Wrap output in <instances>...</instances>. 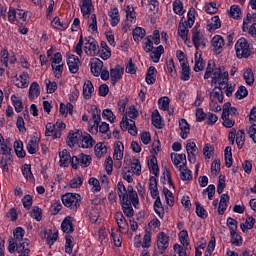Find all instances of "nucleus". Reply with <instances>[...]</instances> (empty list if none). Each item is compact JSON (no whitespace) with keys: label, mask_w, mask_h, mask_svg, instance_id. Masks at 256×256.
Instances as JSON below:
<instances>
[{"label":"nucleus","mask_w":256,"mask_h":256,"mask_svg":"<svg viewBox=\"0 0 256 256\" xmlns=\"http://www.w3.org/2000/svg\"><path fill=\"white\" fill-rule=\"evenodd\" d=\"M89 133L97 135L98 133L106 134L105 139H111L109 134V123L101 122V109L92 108V118L89 119Z\"/></svg>","instance_id":"f257e3e1"},{"label":"nucleus","mask_w":256,"mask_h":256,"mask_svg":"<svg viewBox=\"0 0 256 256\" xmlns=\"http://www.w3.org/2000/svg\"><path fill=\"white\" fill-rule=\"evenodd\" d=\"M116 189L119 199L125 197L126 200L132 201V205L135 209H139V195H137V191L133 189V186L128 185L125 187L123 181L120 180L117 183Z\"/></svg>","instance_id":"f03ea898"},{"label":"nucleus","mask_w":256,"mask_h":256,"mask_svg":"<svg viewBox=\"0 0 256 256\" xmlns=\"http://www.w3.org/2000/svg\"><path fill=\"white\" fill-rule=\"evenodd\" d=\"M210 78H212L211 86L217 85V83L218 86L227 85V83H229V72L225 71V67L223 66L215 67Z\"/></svg>","instance_id":"7ed1b4c3"},{"label":"nucleus","mask_w":256,"mask_h":256,"mask_svg":"<svg viewBox=\"0 0 256 256\" xmlns=\"http://www.w3.org/2000/svg\"><path fill=\"white\" fill-rule=\"evenodd\" d=\"M64 207L77 211L81 207V195L78 193H66L61 197Z\"/></svg>","instance_id":"20e7f679"},{"label":"nucleus","mask_w":256,"mask_h":256,"mask_svg":"<svg viewBox=\"0 0 256 256\" xmlns=\"http://www.w3.org/2000/svg\"><path fill=\"white\" fill-rule=\"evenodd\" d=\"M235 51L238 59H249L251 47L245 38H240L235 44Z\"/></svg>","instance_id":"39448f33"},{"label":"nucleus","mask_w":256,"mask_h":256,"mask_svg":"<svg viewBox=\"0 0 256 256\" xmlns=\"http://www.w3.org/2000/svg\"><path fill=\"white\" fill-rule=\"evenodd\" d=\"M30 244L31 241L29 240V238L24 239V241L20 245H17V243H10L8 245V251L11 254L15 253L16 251V253H20L19 256H29L31 250L25 247H29Z\"/></svg>","instance_id":"423d86ee"},{"label":"nucleus","mask_w":256,"mask_h":256,"mask_svg":"<svg viewBox=\"0 0 256 256\" xmlns=\"http://www.w3.org/2000/svg\"><path fill=\"white\" fill-rule=\"evenodd\" d=\"M93 161V158L91 156L81 153L78 156H72V161H71V167L72 169H79L80 167H89L91 165V162Z\"/></svg>","instance_id":"0eeeda50"},{"label":"nucleus","mask_w":256,"mask_h":256,"mask_svg":"<svg viewBox=\"0 0 256 256\" xmlns=\"http://www.w3.org/2000/svg\"><path fill=\"white\" fill-rule=\"evenodd\" d=\"M84 41V49L88 55H92L93 57H95V55H99V44L95 38H85Z\"/></svg>","instance_id":"6e6552de"},{"label":"nucleus","mask_w":256,"mask_h":256,"mask_svg":"<svg viewBox=\"0 0 256 256\" xmlns=\"http://www.w3.org/2000/svg\"><path fill=\"white\" fill-rule=\"evenodd\" d=\"M13 85L18 89H27L29 87V73L22 72L19 76L15 75L12 78Z\"/></svg>","instance_id":"1a4fd4ad"},{"label":"nucleus","mask_w":256,"mask_h":256,"mask_svg":"<svg viewBox=\"0 0 256 256\" xmlns=\"http://www.w3.org/2000/svg\"><path fill=\"white\" fill-rule=\"evenodd\" d=\"M157 247L159 255H163L169 248V236L165 232H160L158 234Z\"/></svg>","instance_id":"9d476101"},{"label":"nucleus","mask_w":256,"mask_h":256,"mask_svg":"<svg viewBox=\"0 0 256 256\" xmlns=\"http://www.w3.org/2000/svg\"><path fill=\"white\" fill-rule=\"evenodd\" d=\"M83 138V132L81 130H77L75 132L70 131L66 140L68 147H78L81 145V139Z\"/></svg>","instance_id":"9b49d317"},{"label":"nucleus","mask_w":256,"mask_h":256,"mask_svg":"<svg viewBox=\"0 0 256 256\" xmlns=\"http://www.w3.org/2000/svg\"><path fill=\"white\" fill-rule=\"evenodd\" d=\"M124 73H125V68H123L121 65H116L115 68L110 69L111 84L113 86H116L117 81H120V79H123Z\"/></svg>","instance_id":"f8f14e48"},{"label":"nucleus","mask_w":256,"mask_h":256,"mask_svg":"<svg viewBox=\"0 0 256 256\" xmlns=\"http://www.w3.org/2000/svg\"><path fill=\"white\" fill-rule=\"evenodd\" d=\"M67 60L66 63L68 65V69L70 73L75 75V73H78L79 71V64L81 61L79 60V57H77L75 54H67Z\"/></svg>","instance_id":"ddd939ff"},{"label":"nucleus","mask_w":256,"mask_h":256,"mask_svg":"<svg viewBox=\"0 0 256 256\" xmlns=\"http://www.w3.org/2000/svg\"><path fill=\"white\" fill-rule=\"evenodd\" d=\"M120 205L124 215L127 216L128 219H131V217L135 215V210H133V201L126 200L125 196H122V199H120Z\"/></svg>","instance_id":"4468645a"},{"label":"nucleus","mask_w":256,"mask_h":256,"mask_svg":"<svg viewBox=\"0 0 256 256\" xmlns=\"http://www.w3.org/2000/svg\"><path fill=\"white\" fill-rule=\"evenodd\" d=\"M74 218L72 216H66L61 223V231L65 235H71L75 231V225L73 224Z\"/></svg>","instance_id":"2eb2a0df"},{"label":"nucleus","mask_w":256,"mask_h":256,"mask_svg":"<svg viewBox=\"0 0 256 256\" xmlns=\"http://www.w3.org/2000/svg\"><path fill=\"white\" fill-rule=\"evenodd\" d=\"M114 219L117 223L118 228L121 231L127 233L129 231V223H127V219L123 215V212H116L114 215Z\"/></svg>","instance_id":"dca6fc26"},{"label":"nucleus","mask_w":256,"mask_h":256,"mask_svg":"<svg viewBox=\"0 0 256 256\" xmlns=\"http://www.w3.org/2000/svg\"><path fill=\"white\" fill-rule=\"evenodd\" d=\"M103 70V61L99 58H93L90 62V71L94 77H99L101 71Z\"/></svg>","instance_id":"f3484780"},{"label":"nucleus","mask_w":256,"mask_h":256,"mask_svg":"<svg viewBox=\"0 0 256 256\" xmlns=\"http://www.w3.org/2000/svg\"><path fill=\"white\" fill-rule=\"evenodd\" d=\"M13 236L14 239L9 241L10 243H16V245H20L23 244V242L25 241V229H23V227H16L13 230Z\"/></svg>","instance_id":"a211bd4d"},{"label":"nucleus","mask_w":256,"mask_h":256,"mask_svg":"<svg viewBox=\"0 0 256 256\" xmlns=\"http://www.w3.org/2000/svg\"><path fill=\"white\" fill-rule=\"evenodd\" d=\"M211 45L213 51L219 54L223 51V47H225V39H223L221 35H215L211 40Z\"/></svg>","instance_id":"6ab92c4d"},{"label":"nucleus","mask_w":256,"mask_h":256,"mask_svg":"<svg viewBox=\"0 0 256 256\" xmlns=\"http://www.w3.org/2000/svg\"><path fill=\"white\" fill-rule=\"evenodd\" d=\"M170 157H171V161L175 167L179 168V165H181V163H183L182 167H187V155L186 154L171 153Z\"/></svg>","instance_id":"aec40b11"},{"label":"nucleus","mask_w":256,"mask_h":256,"mask_svg":"<svg viewBox=\"0 0 256 256\" xmlns=\"http://www.w3.org/2000/svg\"><path fill=\"white\" fill-rule=\"evenodd\" d=\"M82 95L84 99L89 100L93 97V93L95 92V87L93 86V82L91 80H86L83 84Z\"/></svg>","instance_id":"412c9836"},{"label":"nucleus","mask_w":256,"mask_h":256,"mask_svg":"<svg viewBox=\"0 0 256 256\" xmlns=\"http://www.w3.org/2000/svg\"><path fill=\"white\" fill-rule=\"evenodd\" d=\"M60 157V167H69L71 165V161H73V157H71V153L67 149H63L59 152Z\"/></svg>","instance_id":"4be33fe9"},{"label":"nucleus","mask_w":256,"mask_h":256,"mask_svg":"<svg viewBox=\"0 0 256 256\" xmlns=\"http://www.w3.org/2000/svg\"><path fill=\"white\" fill-rule=\"evenodd\" d=\"M79 7L83 17H89L93 10V0H82Z\"/></svg>","instance_id":"5701e85b"},{"label":"nucleus","mask_w":256,"mask_h":256,"mask_svg":"<svg viewBox=\"0 0 256 256\" xmlns=\"http://www.w3.org/2000/svg\"><path fill=\"white\" fill-rule=\"evenodd\" d=\"M203 39H205V37L203 36V34H201V32L199 31V27L195 26L192 29V43L196 49V51H201L199 49V42L202 41Z\"/></svg>","instance_id":"b1692460"},{"label":"nucleus","mask_w":256,"mask_h":256,"mask_svg":"<svg viewBox=\"0 0 256 256\" xmlns=\"http://www.w3.org/2000/svg\"><path fill=\"white\" fill-rule=\"evenodd\" d=\"M203 52L202 51H196L195 53V65H194V71L195 73H199V71H203L205 69V61H203Z\"/></svg>","instance_id":"393cba45"},{"label":"nucleus","mask_w":256,"mask_h":256,"mask_svg":"<svg viewBox=\"0 0 256 256\" xmlns=\"http://www.w3.org/2000/svg\"><path fill=\"white\" fill-rule=\"evenodd\" d=\"M179 129L181 139H187L189 133L191 132V127L185 118L179 120Z\"/></svg>","instance_id":"a878e982"},{"label":"nucleus","mask_w":256,"mask_h":256,"mask_svg":"<svg viewBox=\"0 0 256 256\" xmlns=\"http://www.w3.org/2000/svg\"><path fill=\"white\" fill-rule=\"evenodd\" d=\"M95 145V140L89 133L82 134V139L80 141V146L82 149H91Z\"/></svg>","instance_id":"bb28decb"},{"label":"nucleus","mask_w":256,"mask_h":256,"mask_svg":"<svg viewBox=\"0 0 256 256\" xmlns=\"http://www.w3.org/2000/svg\"><path fill=\"white\" fill-rule=\"evenodd\" d=\"M113 149H114V154H113L114 159H116V161H121L123 159V151H125V146L123 145V142L121 141L115 142Z\"/></svg>","instance_id":"cd10ccee"},{"label":"nucleus","mask_w":256,"mask_h":256,"mask_svg":"<svg viewBox=\"0 0 256 256\" xmlns=\"http://www.w3.org/2000/svg\"><path fill=\"white\" fill-rule=\"evenodd\" d=\"M163 53H165V48L163 45H159L150 52V59H152L153 63H159Z\"/></svg>","instance_id":"c85d7f7f"},{"label":"nucleus","mask_w":256,"mask_h":256,"mask_svg":"<svg viewBox=\"0 0 256 256\" xmlns=\"http://www.w3.org/2000/svg\"><path fill=\"white\" fill-rule=\"evenodd\" d=\"M73 247H75V238L71 236V234L65 235V253L67 255H71L73 253Z\"/></svg>","instance_id":"c756f323"},{"label":"nucleus","mask_w":256,"mask_h":256,"mask_svg":"<svg viewBox=\"0 0 256 256\" xmlns=\"http://www.w3.org/2000/svg\"><path fill=\"white\" fill-rule=\"evenodd\" d=\"M189 24H187V21L183 22V19H181L179 25H178V35L181 37V39L185 40L187 37H189Z\"/></svg>","instance_id":"7c9ffc66"},{"label":"nucleus","mask_w":256,"mask_h":256,"mask_svg":"<svg viewBox=\"0 0 256 256\" xmlns=\"http://www.w3.org/2000/svg\"><path fill=\"white\" fill-rule=\"evenodd\" d=\"M218 99V103H223L225 96L223 95V86H215L213 90L210 92L211 98Z\"/></svg>","instance_id":"2f4dec72"},{"label":"nucleus","mask_w":256,"mask_h":256,"mask_svg":"<svg viewBox=\"0 0 256 256\" xmlns=\"http://www.w3.org/2000/svg\"><path fill=\"white\" fill-rule=\"evenodd\" d=\"M41 95V87L39 86V83L32 82L29 88V99H37Z\"/></svg>","instance_id":"473e14b6"},{"label":"nucleus","mask_w":256,"mask_h":256,"mask_svg":"<svg viewBox=\"0 0 256 256\" xmlns=\"http://www.w3.org/2000/svg\"><path fill=\"white\" fill-rule=\"evenodd\" d=\"M225 166L228 169L233 167V152L231 146H226L224 150Z\"/></svg>","instance_id":"72a5a7b5"},{"label":"nucleus","mask_w":256,"mask_h":256,"mask_svg":"<svg viewBox=\"0 0 256 256\" xmlns=\"http://www.w3.org/2000/svg\"><path fill=\"white\" fill-rule=\"evenodd\" d=\"M255 223V218L253 216H248L245 223L240 224V229H242L243 233H247V231H250V229H253L255 227Z\"/></svg>","instance_id":"f704fd0d"},{"label":"nucleus","mask_w":256,"mask_h":256,"mask_svg":"<svg viewBox=\"0 0 256 256\" xmlns=\"http://www.w3.org/2000/svg\"><path fill=\"white\" fill-rule=\"evenodd\" d=\"M180 179L182 181H191L193 179V172L187 166H179Z\"/></svg>","instance_id":"c9c22d12"},{"label":"nucleus","mask_w":256,"mask_h":256,"mask_svg":"<svg viewBox=\"0 0 256 256\" xmlns=\"http://www.w3.org/2000/svg\"><path fill=\"white\" fill-rule=\"evenodd\" d=\"M11 101L16 113H21V111H23V99L21 96L13 94L11 96Z\"/></svg>","instance_id":"e433bc0d"},{"label":"nucleus","mask_w":256,"mask_h":256,"mask_svg":"<svg viewBox=\"0 0 256 256\" xmlns=\"http://www.w3.org/2000/svg\"><path fill=\"white\" fill-rule=\"evenodd\" d=\"M14 151L18 159H24V157L27 155V152H25V149H23V142L21 140H16L14 142Z\"/></svg>","instance_id":"4c0bfd02"},{"label":"nucleus","mask_w":256,"mask_h":256,"mask_svg":"<svg viewBox=\"0 0 256 256\" xmlns=\"http://www.w3.org/2000/svg\"><path fill=\"white\" fill-rule=\"evenodd\" d=\"M182 71L180 79L181 81H189L191 79V68L189 67L188 63H182L180 64Z\"/></svg>","instance_id":"58836bf2"},{"label":"nucleus","mask_w":256,"mask_h":256,"mask_svg":"<svg viewBox=\"0 0 256 256\" xmlns=\"http://www.w3.org/2000/svg\"><path fill=\"white\" fill-rule=\"evenodd\" d=\"M21 172H22L23 177L27 181H34L35 180V176H33V172L31 171V164H24L21 167Z\"/></svg>","instance_id":"ea45409f"},{"label":"nucleus","mask_w":256,"mask_h":256,"mask_svg":"<svg viewBox=\"0 0 256 256\" xmlns=\"http://www.w3.org/2000/svg\"><path fill=\"white\" fill-rule=\"evenodd\" d=\"M133 39L135 41V43H140V41H143V38L146 35V31L144 28L141 27H136L133 32Z\"/></svg>","instance_id":"a19ab883"},{"label":"nucleus","mask_w":256,"mask_h":256,"mask_svg":"<svg viewBox=\"0 0 256 256\" xmlns=\"http://www.w3.org/2000/svg\"><path fill=\"white\" fill-rule=\"evenodd\" d=\"M94 151H95L96 157L101 159V157H103V155L107 153V145L103 142H99L95 145Z\"/></svg>","instance_id":"79ce46f5"},{"label":"nucleus","mask_w":256,"mask_h":256,"mask_svg":"<svg viewBox=\"0 0 256 256\" xmlns=\"http://www.w3.org/2000/svg\"><path fill=\"white\" fill-rule=\"evenodd\" d=\"M236 144L238 149H243L245 145V130L240 129L236 132Z\"/></svg>","instance_id":"37998d69"},{"label":"nucleus","mask_w":256,"mask_h":256,"mask_svg":"<svg viewBox=\"0 0 256 256\" xmlns=\"http://www.w3.org/2000/svg\"><path fill=\"white\" fill-rule=\"evenodd\" d=\"M130 167L134 175H141V161H139V158H133L130 162Z\"/></svg>","instance_id":"c03bdc74"},{"label":"nucleus","mask_w":256,"mask_h":256,"mask_svg":"<svg viewBox=\"0 0 256 256\" xmlns=\"http://www.w3.org/2000/svg\"><path fill=\"white\" fill-rule=\"evenodd\" d=\"M221 27V19L219 16H213L210 24H208V31L213 32L217 31Z\"/></svg>","instance_id":"a18cd8bd"},{"label":"nucleus","mask_w":256,"mask_h":256,"mask_svg":"<svg viewBox=\"0 0 256 256\" xmlns=\"http://www.w3.org/2000/svg\"><path fill=\"white\" fill-rule=\"evenodd\" d=\"M166 68L169 75L173 77V79H175V77H177V70L175 69V61L173 60V58H170L169 60H167Z\"/></svg>","instance_id":"49530a36"},{"label":"nucleus","mask_w":256,"mask_h":256,"mask_svg":"<svg viewBox=\"0 0 256 256\" xmlns=\"http://www.w3.org/2000/svg\"><path fill=\"white\" fill-rule=\"evenodd\" d=\"M230 237L232 245H235L236 247H241L243 245V237L237 234V231L230 232Z\"/></svg>","instance_id":"de8ad7c7"},{"label":"nucleus","mask_w":256,"mask_h":256,"mask_svg":"<svg viewBox=\"0 0 256 256\" xmlns=\"http://www.w3.org/2000/svg\"><path fill=\"white\" fill-rule=\"evenodd\" d=\"M243 79L246 81L247 85H253L255 83V76L253 75V70L246 69L243 74Z\"/></svg>","instance_id":"09e8293b"},{"label":"nucleus","mask_w":256,"mask_h":256,"mask_svg":"<svg viewBox=\"0 0 256 256\" xmlns=\"http://www.w3.org/2000/svg\"><path fill=\"white\" fill-rule=\"evenodd\" d=\"M148 169H149L150 173L155 175L154 177L159 176V165L157 163H155V159L152 158V159L148 160Z\"/></svg>","instance_id":"8fccbe9b"},{"label":"nucleus","mask_w":256,"mask_h":256,"mask_svg":"<svg viewBox=\"0 0 256 256\" xmlns=\"http://www.w3.org/2000/svg\"><path fill=\"white\" fill-rule=\"evenodd\" d=\"M51 25L54 27V29H58L59 31H65V29H67V24H62L59 16H55L53 18Z\"/></svg>","instance_id":"3c124183"},{"label":"nucleus","mask_w":256,"mask_h":256,"mask_svg":"<svg viewBox=\"0 0 256 256\" xmlns=\"http://www.w3.org/2000/svg\"><path fill=\"white\" fill-rule=\"evenodd\" d=\"M30 217L35 221H41L43 219V210L39 206H35L30 213Z\"/></svg>","instance_id":"603ef678"},{"label":"nucleus","mask_w":256,"mask_h":256,"mask_svg":"<svg viewBox=\"0 0 256 256\" xmlns=\"http://www.w3.org/2000/svg\"><path fill=\"white\" fill-rule=\"evenodd\" d=\"M196 205V215L200 217V219H207L209 217V213L204 209L203 206L199 202L195 203Z\"/></svg>","instance_id":"864d4df0"},{"label":"nucleus","mask_w":256,"mask_h":256,"mask_svg":"<svg viewBox=\"0 0 256 256\" xmlns=\"http://www.w3.org/2000/svg\"><path fill=\"white\" fill-rule=\"evenodd\" d=\"M102 118L107 119V121H110V123H115V119H117L111 109H104L102 112Z\"/></svg>","instance_id":"5fc2aeb1"},{"label":"nucleus","mask_w":256,"mask_h":256,"mask_svg":"<svg viewBox=\"0 0 256 256\" xmlns=\"http://www.w3.org/2000/svg\"><path fill=\"white\" fill-rule=\"evenodd\" d=\"M169 97L165 96L158 100V106L161 111H169Z\"/></svg>","instance_id":"6e6d98bb"},{"label":"nucleus","mask_w":256,"mask_h":256,"mask_svg":"<svg viewBox=\"0 0 256 256\" xmlns=\"http://www.w3.org/2000/svg\"><path fill=\"white\" fill-rule=\"evenodd\" d=\"M0 61L5 67H9V50L7 48L1 50Z\"/></svg>","instance_id":"4d7b16f0"},{"label":"nucleus","mask_w":256,"mask_h":256,"mask_svg":"<svg viewBox=\"0 0 256 256\" xmlns=\"http://www.w3.org/2000/svg\"><path fill=\"white\" fill-rule=\"evenodd\" d=\"M173 11L176 15H183L185 13V10H183V2L175 0L173 2Z\"/></svg>","instance_id":"13d9d810"},{"label":"nucleus","mask_w":256,"mask_h":256,"mask_svg":"<svg viewBox=\"0 0 256 256\" xmlns=\"http://www.w3.org/2000/svg\"><path fill=\"white\" fill-rule=\"evenodd\" d=\"M230 17L232 19H240V17H241V7H239V5H232L230 7Z\"/></svg>","instance_id":"bf43d9fd"},{"label":"nucleus","mask_w":256,"mask_h":256,"mask_svg":"<svg viewBox=\"0 0 256 256\" xmlns=\"http://www.w3.org/2000/svg\"><path fill=\"white\" fill-rule=\"evenodd\" d=\"M234 95H235L236 99H239V100L245 99V97H247V95H249V91L247 90V87L240 86Z\"/></svg>","instance_id":"052dcab7"},{"label":"nucleus","mask_w":256,"mask_h":256,"mask_svg":"<svg viewBox=\"0 0 256 256\" xmlns=\"http://www.w3.org/2000/svg\"><path fill=\"white\" fill-rule=\"evenodd\" d=\"M51 68L56 79H61V77H63V64H58L57 66L51 64Z\"/></svg>","instance_id":"680f3d73"},{"label":"nucleus","mask_w":256,"mask_h":256,"mask_svg":"<svg viewBox=\"0 0 256 256\" xmlns=\"http://www.w3.org/2000/svg\"><path fill=\"white\" fill-rule=\"evenodd\" d=\"M69 185L71 189H77L83 185V177L82 176H77L75 178H72L69 182Z\"/></svg>","instance_id":"e2e57ef3"},{"label":"nucleus","mask_w":256,"mask_h":256,"mask_svg":"<svg viewBox=\"0 0 256 256\" xmlns=\"http://www.w3.org/2000/svg\"><path fill=\"white\" fill-rule=\"evenodd\" d=\"M188 28L191 29L195 25V8L190 9L187 13V21Z\"/></svg>","instance_id":"0e129e2a"},{"label":"nucleus","mask_w":256,"mask_h":256,"mask_svg":"<svg viewBox=\"0 0 256 256\" xmlns=\"http://www.w3.org/2000/svg\"><path fill=\"white\" fill-rule=\"evenodd\" d=\"M26 149L30 155H35L37 153V140H29Z\"/></svg>","instance_id":"69168bd1"},{"label":"nucleus","mask_w":256,"mask_h":256,"mask_svg":"<svg viewBox=\"0 0 256 256\" xmlns=\"http://www.w3.org/2000/svg\"><path fill=\"white\" fill-rule=\"evenodd\" d=\"M207 119V113L203 110V108H197L196 109V121L198 123H203Z\"/></svg>","instance_id":"338daca9"},{"label":"nucleus","mask_w":256,"mask_h":256,"mask_svg":"<svg viewBox=\"0 0 256 256\" xmlns=\"http://www.w3.org/2000/svg\"><path fill=\"white\" fill-rule=\"evenodd\" d=\"M247 133L250 139H252L253 143H256V124H252L251 126H249L247 128Z\"/></svg>","instance_id":"774afa93"}]
</instances>
